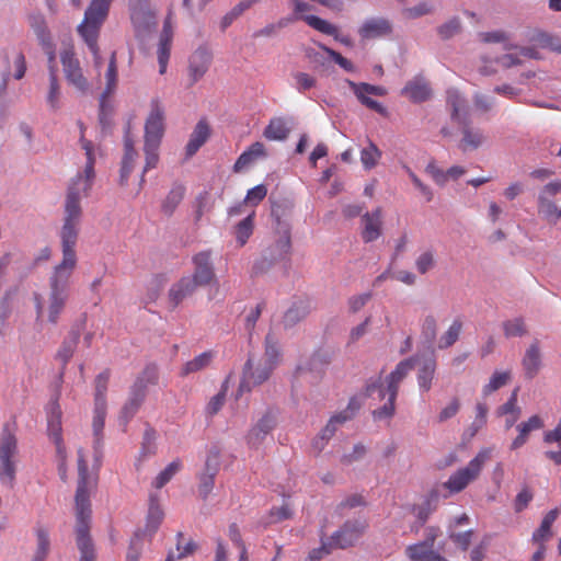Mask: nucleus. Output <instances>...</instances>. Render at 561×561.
Wrapping results in <instances>:
<instances>
[{
    "label": "nucleus",
    "mask_w": 561,
    "mask_h": 561,
    "mask_svg": "<svg viewBox=\"0 0 561 561\" xmlns=\"http://www.w3.org/2000/svg\"><path fill=\"white\" fill-rule=\"evenodd\" d=\"M16 430L15 422H8L0 434V483L8 489H13L16 480Z\"/></svg>",
    "instance_id": "1"
},
{
    "label": "nucleus",
    "mask_w": 561,
    "mask_h": 561,
    "mask_svg": "<svg viewBox=\"0 0 561 561\" xmlns=\"http://www.w3.org/2000/svg\"><path fill=\"white\" fill-rule=\"evenodd\" d=\"M81 216V207L75 206L72 202H70L69 205H65V219L60 231L62 261L57 265L59 267L75 270L77 265L75 247L78 239Z\"/></svg>",
    "instance_id": "2"
},
{
    "label": "nucleus",
    "mask_w": 561,
    "mask_h": 561,
    "mask_svg": "<svg viewBox=\"0 0 561 561\" xmlns=\"http://www.w3.org/2000/svg\"><path fill=\"white\" fill-rule=\"evenodd\" d=\"M73 270L55 266L49 277V291L47 296V316L48 321L57 323L60 313L65 309L69 297V285Z\"/></svg>",
    "instance_id": "3"
},
{
    "label": "nucleus",
    "mask_w": 561,
    "mask_h": 561,
    "mask_svg": "<svg viewBox=\"0 0 561 561\" xmlns=\"http://www.w3.org/2000/svg\"><path fill=\"white\" fill-rule=\"evenodd\" d=\"M80 142L85 152L87 162L83 172L73 178L69 184L65 203V205H69V203L72 202L77 207H81V198L89 195L95 178V154L93 144L90 140L84 139L83 136L81 137Z\"/></svg>",
    "instance_id": "4"
},
{
    "label": "nucleus",
    "mask_w": 561,
    "mask_h": 561,
    "mask_svg": "<svg viewBox=\"0 0 561 561\" xmlns=\"http://www.w3.org/2000/svg\"><path fill=\"white\" fill-rule=\"evenodd\" d=\"M492 449L482 448L479 453L462 467L455 471L443 486L448 490L450 494L462 492L470 483L474 482L481 474L485 463L491 459Z\"/></svg>",
    "instance_id": "5"
},
{
    "label": "nucleus",
    "mask_w": 561,
    "mask_h": 561,
    "mask_svg": "<svg viewBox=\"0 0 561 561\" xmlns=\"http://www.w3.org/2000/svg\"><path fill=\"white\" fill-rule=\"evenodd\" d=\"M414 368V359L407 358L401 360L394 368L393 371L386 378L387 387L386 389L382 386L380 378H377L374 381L367 383L365 388V394L367 397H371L376 391L378 392V398L383 399L386 392L391 393V399L397 398L399 386L402 380L409 375V373Z\"/></svg>",
    "instance_id": "6"
},
{
    "label": "nucleus",
    "mask_w": 561,
    "mask_h": 561,
    "mask_svg": "<svg viewBox=\"0 0 561 561\" xmlns=\"http://www.w3.org/2000/svg\"><path fill=\"white\" fill-rule=\"evenodd\" d=\"M129 11L137 38H145L154 31L157 18L149 0H129Z\"/></svg>",
    "instance_id": "7"
},
{
    "label": "nucleus",
    "mask_w": 561,
    "mask_h": 561,
    "mask_svg": "<svg viewBox=\"0 0 561 561\" xmlns=\"http://www.w3.org/2000/svg\"><path fill=\"white\" fill-rule=\"evenodd\" d=\"M60 62L67 82L81 93L88 92L90 84L72 46L60 51Z\"/></svg>",
    "instance_id": "8"
},
{
    "label": "nucleus",
    "mask_w": 561,
    "mask_h": 561,
    "mask_svg": "<svg viewBox=\"0 0 561 561\" xmlns=\"http://www.w3.org/2000/svg\"><path fill=\"white\" fill-rule=\"evenodd\" d=\"M164 134V107L159 99L150 102V113L145 123V142L160 144Z\"/></svg>",
    "instance_id": "9"
},
{
    "label": "nucleus",
    "mask_w": 561,
    "mask_h": 561,
    "mask_svg": "<svg viewBox=\"0 0 561 561\" xmlns=\"http://www.w3.org/2000/svg\"><path fill=\"white\" fill-rule=\"evenodd\" d=\"M77 517V545L80 550V561H95L92 540L89 535L91 512L76 513Z\"/></svg>",
    "instance_id": "10"
},
{
    "label": "nucleus",
    "mask_w": 561,
    "mask_h": 561,
    "mask_svg": "<svg viewBox=\"0 0 561 561\" xmlns=\"http://www.w3.org/2000/svg\"><path fill=\"white\" fill-rule=\"evenodd\" d=\"M192 261L194 264V273L190 277L194 280L197 287L217 284L215 270L211 263V254L209 251H202L195 254Z\"/></svg>",
    "instance_id": "11"
},
{
    "label": "nucleus",
    "mask_w": 561,
    "mask_h": 561,
    "mask_svg": "<svg viewBox=\"0 0 561 561\" xmlns=\"http://www.w3.org/2000/svg\"><path fill=\"white\" fill-rule=\"evenodd\" d=\"M367 527L364 520H348L331 537V546L335 549H345L353 546Z\"/></svg>",
    "instance_id": "12"
},
{
    "label": "nucleus",
    "mask_w": 561,
    "mask_h": 561,
    "mask_svg": "<svg viewBox=\"0 0 561 561\" xmlns=\"http://www.w3.org/2000/svg\"><path fill=\"white\" fill-rule=\"evenodd\" d=\"M274 368L268 365L259 363L254 366L252 358H249L244 365L243 377L239 386V392L250 391L253 387L266 381Z\"/></svg>",
    "instance_id": "13"
},
{
    "label": "nucleus",
    "mask_w": 561,
    "mask_h": 561,
    "mask_svg": "<svg viewBox=\"0 0 561 561\" xmlns=\"http://www.w3.org/2000/svg\"><path fill=\"white\" fill-rule=\"evenodd\" d=\"M348 83H350V87L352 88L354 94L356 95V98L363 105H365L366 107H368L381 115L387 114V110L385 106H382L379 102H377L368 96L369 94L383 96L387 94L386 88L380 87V85H373V84L364 83V82L355 83V82L348 81Z\"/></svg>",
    "instance_id": "14"
},
{
    "label": "nucleus",
    "mask_w": 561,
    "mask_h": 561,
    "mask_svg": "<svg viewBox=\"0 0 561 561\" xmlns=\"http://www.w3.org/2000/svg\"><path fill=\"white\" fill-rule=\"evenodd\" d=\"M219 466L218 451H210L206 458L204 469L198 476V494L203 500H206L214 489Z\"/></svg>",
    "instance_id": "15"
},
{
    "label": "nucleus",
    "mask_w": 561,
    "mask_h": 561,
    "mask_svg": "<svg viewBox=\"0 0 561 561\" xmlns=\"http://www.w3.org/2000/svg\"><path fill=\"white\" fill-rule=\"evenodd\" d=\"M79 481L76 491V513L91 512L90 494L88 490V465L83 455L78 459Z\"/></svg>",
    "instance_id": "16"
},
{
    "label": "nucleus",
    "mask_w": 561,
    "mask_h": 561,
    "mask_svg": "<svg viewBox=\"0 0 561 561\" xmlns=\"http://www.w3.org/2000/svg\"><path fill=\"white\" fill-rule=\"evenodd\" d=\"M102 25L103 24L81 22L77 27L79 36L87 44L88 48L93 55V62L96 70H99L102 65V57L99 46V36Z\"/></svg>",
    "instance_id": "17"
},
{
    "label": "nucleus",
    "mask_w": 561,
    "mask_h": 561,
    "mask_svg": "<svg viewBox=\"0 0 561 561\" xmlns=\"http://www.w3.org/2000/svg\"><path fill=\"white\" fill-rule=\"evenodd\" d=\"M392 32V24L385 18H371L364 21L358 28V34L362 39H376L389 36Z\"/></svg>",
    "instance_id": "18"
},
{
    "label": "nucleus",
    "mask_w": 561,
    "mask_h": 561,
    "mask_svg": "<svg viewBox=\"0 0 561 561\" xmlns=\"http://www.w3.org/2000/svg\"><path fill=\"white\" fill-rule=\"evenodd\" d=\"M211 61V55L206 48L196 49L188 61V75L191 84L199 81L207 72Z\"/></svg>",
    "instance_id": "19"
},
{
    "label": "nucleus",
    "mask_w": 561,
    "mask_h": 561,
    "mask_svg": "<svg viewBox=\"0 0 561 561\" xmlns=\"http://www.w3.org/2000/svg\"><path fill=\"white\" fill-rule=\"evenodd\" d=\"M359 403L356 399H351L347 408L340 413L333 415L325 427L320 433V439L329 440L336 432L337 426L344 424L346 421L351 420L355 412L359 409Z\"/></svg>",
    "instance_id": "20"
},
{
    "label": "nucleus",
    "mask_w": 561,
    "mask_h": 561,
    "mask_svg": "<svg viewBox=\"0 0 561 561\" xmlns=\"http://www.w3.org/2000/svg\"><path fill=\"white\" fill-rule=\"evenodd\" d=\"M138 158V152L135 149V142L130 135L129 126L127 127L124 135V156L122 159L121 167V184L127 183L128 178L134 169V164Z\"/></svg>",
    "instance_id": "21"
},
{
    "label": "nucleus",
    "mask_w": 561,
    "mask_h": 561,
    "mask_svg": "<svg viewBox=\"0 0 561 561\" xmlns=\"http://www.w3.org/2000/svg\"><path fill=\"white\" fill-rule=\"evenodd\" d=\"M196 288L197 286L190 276H183L174 283L168 293V300L172 309H175L184 299L191 297Z\"/></svg>",
    "instance_id": "22"
},
{
    "label": "nucleus",
    "mask_w": 561,
    "mask_h": 561,
    "mask_svg": "<svg viewBox=\"0 0 561 561\" xmlns=\"http://www.w3.org/2000/svg\"><path fill=\"white\" fill-rule=\"evenodd\" d=\"M363 230L362 239L369 243L377 240L381 236V209L377 208L371 213H366L362 217Z\"/></svg>",
    "instance_id": "23"
},
{
    "label": "nucleus",
    "mask_w": 561,
    "mask_h": 561,
    "mask_svg": "<svg viewBox=\"0 0 561 561\" xmlns=\"http://www.w3.org/2000/svg\"><path fill=\"white\" fill-rule=\"evenodd\" d=\"M401 94L413 103H422L431 98L432 90L424 78L415 77L405 84Z\"/></svg>",
    "instance_id": "24"
},
{
    "label": "nucleus",
    "mask_w": 561,
    "mask_h": 561,
    "mask_svg": "<svg viewBox=\"0 0 561 561\" xmlns=\"http://www.w3.org/2000/svg\"><path fill=\"white\" fill-rule=\"evenodd\" d=\"M447 105L450 107L451 119L465 124L468 118V105L463 96L456 90L449 89L447 91Z\"/></svg>",
    "instance_id": "25"
},
{
    "label": "nucleus",
    "mask_w": 561,
    "mask_h": 561,
    "mask_svg": "<svg viewBox=\"0 0 561 561\" xmlns=\"http://www.w3.org/2000/svg\"><path fill=\"white\" fill-rule=\"evenodd\" d=\"M310 27L316 31L332 36L334 39L341 42L342 44L350 45L351 41L347 37H340L339 28L334 24L323 20L317 15H302L300 16Z\"/></svg>",
    "instance_id": "26"
},
{
    "label": "nucleus",
    "mask_w": 561,
    "mask_h": 561,
    "mask_svg": "<svg viewBox=\"0 0 561 561\" xmlns=\"http://www.w3.org/2000/svg\"><path fill=\"white\" fill-rule=\"evenodd\" d=\"M276 422L272 414L263 415L248 434V442L252 446H257L272 432Z\"/></svg>",
    "instance_id": "27"
},
{
    "label": "nucleus",
    "mask_w": 561,
    "mask_h": 561,
    "mask_svg": "<svg viewBox=\"0 0 561 561\" xmlns=\"http://www.w3.org/2000/svg\"><path fill=\"white\" fill-rule=\"evenodd\" d=\"M112 1L113 0H92L84 12L82 22L103 24L108 15Z\"/></svg>",
    "instance_id": "28"
},
{
    "label": "nucleus",
    "mask_w": 561,
    "mask_h": 561,
    "mask_svg": "<svg viewBox=\"0 0 561 561\" xmlns=\"http://www.w3.org/2000/svg\"><path fill=\"white\" fill-rule=\"evenodd\" d=\"M462 138L459 141V149L462 152L477 150L485 141V136L482 130L470 127L467 122L462 127Z\"/></svg>",
    "instance_id": "29"
},
{
    "label": "nucleus",
    "mask_w": 561,
    "mask_h": 561,
    "mask_svg": "<svg viewBox=\"0 0 561 561\" xmlns=\"http://www.w3.org/2000/svg\"><path fill=\"white\" fill-rule=\"evenodd\" d=\"M47 432L49 438L56 445L57 454L61 458L65 459V446L62 442V428H61V413L57 409L54 411L48 420Z\"/></svg>",
    "instance_id": "30"
},
{
    "label": "nucleus",
    "mask_w": 561,
    "mask_h": 561,
    "mask_svg": "<svg viewBox=\"0 0 561 561\" xmlns=\"http://www.w3.org/2000/svg\"><path fill=\"white\" fill-rule=\"evenodd\" d=\"M407 554L412 561H448L433 550L427 541L415 543L407 548Z\"/></svg>",
    "instance_id": "31"
},
{
    "label": "nucleus",
    "mask_w": 561,
    "mask_h": 561,
    "mask_svg": "<svg viewBox=\"0 0 561 561\" xmlns=\"http://www.w3.org/2000/svg\"><path fill=\"white\" fill-rule=\"evenodd\" d=\"M543 427V421L539 415L530 416L526 422L517 425L518 435L511 444V449L515 450L526 444L528 435L531 431Z\"/></svg>",
    "instance_id": "32"
},
{
    "label": "nucleus",
    "mask_w": 561,
    "mask_h": 561,
    "mask_svg": "<svg viewBox=\"0 0 561 561\" xmlns=\"http://www.w3.org/2000/svg\"><path fill=\"white\" fill-rule=\"evenodd\" d=\"M290 133V122L284 117H273L263 131L268 140H285Z\"/></svg>",
    "instance_id": "33"
},
{
    "label": "nucleus",
    "mask_w": 561,
    "mask_h": 561,
    "mask_svg": "<svg viewBox=\"0 0 561 561\" xmlns=\"http://www.w3.org/2000/svg\"><path fill=\"white\" fill-rule=\"evenodd\" d=\"M265 156L266 150L264 144L261 141H255L239 156L234 162L233 170L234 172H240L256 159L263 158Z\"/></svg>",
    "instance_id": "34"
},
{
    "label": "nucleus",
    "mask_w": 561,
    "mask_h": 561,
    "mask_svg": "<svg viewBox=\"0 0 561 561\" xmlns=\"http://www.w3.org/2000/svg\"><path fill=\"white\" fill-rule=\"evenodd\" d=\"M522 364L525 369L527 378L533 379L538 374L541 364L538 341L531 343L530 346L527 348Z\"/></svg>",
    "instance_id": "35"
},
{
    "label": "nucleus",
    "mask_w": 561,
    "mask_h": 561,
    "mask_svg": "<svg viewBox=\"0 0 561 561\" xmlns=\"http://www.w3.org/2000/svg\"><path fill=\"white\" fill-rule=\"evenodd\" d=\"M49 61V91L47 94V103L54 110L59 107L60 100V85L58 83L57 78V68L55 65V54L54 51L49 53L48 57Z\"/></svg>",
    "instance_id": "36"
},
{
    "label": "nucleus",
    "mask_w": 561,
    "mask_h": 561,
    "mask_svg": "<svg viewBox=\"0 0 561 561\" xmlns=\"http://www.w3.org/2000/svg\"><path fill=\"white\" fill-rule=\"evenodd\" d=\"M210 130L209 126L205 121H199L192 135L191 138L186 145V154L188 157L195 154L197 150L206 142L207 138L209 137Z\"/></svg>",
    "instance_id": "37"
},
{
    "label": "nucleus",
    "mask_w": 561,
    "mask_h": 561,
    "mask_svg": "<svg viewBox=\"0 0 561 561\" xmlns=\"http://www.w3.org/2000/svg\"><path fill=\"white\" fill-rule=\"evenodd\" d=\"M282 357L278 337L272 331L265 336V351L263 363L274 368L277 366Z\"/></svg>",
    "instance_id": "38"
},
{
    "label": "nucleus",
    "mask_w": 561,
    "mask_h": 561,
    "mask_svg": "<svg viewBox=\"0 0 561 561\" xmlns=\"http://www.w3.org/2000/svg\"><path fill=\"white\" fill-rule=\"evenodd\" d=\"M31 28L34 31L42 46H50V33L45 16L42 13H32L27 18Z\"/></svg>",
    "instance_id": "39"
},
{
    "label": "nucleus",
    "mask_w": 561,
    "mask_h": 561,
    "mask_svg": "<svg viewBox=\"0 0 561 561\" xmlns=\"http://www.w3.org/2000/svg\"><path fill=\"white\" fill-rule=\"evenodd\" d=\"M214 357L215 353L213 351L203 352L183 365L181 376H187L205 369L210 365Z\"/></svg>",
    "instance_id": "40"
},
{
    "label": "nucleus",
    "mask_w": 561,
    "mask_h": 561,
    "mask_svg": "<svg viewBox=\"0 0 561 561\" xmlns=\"http://www.w3.org/2000/svg\"><path fill=\"white\" fill-rule=\"evenodd\" d=\"M310 312L309 305L304 300L295 301L284 314L285 327H293L304 320Z\"/></svg>",
    "instance_id": "41"
},
{
    "label": "nucleus",
    "mask_w": 561,
    "mask_h": 561,
    "mask_svg": "<svg viewBox=\"0 0 561 561\" xmlns=\"http://www.w3.org/2000/svg\"><path fill=\"white\" fill-rule=\"evenodd\" d=\"M463 323L459 318H456L449 328L440 335L437 347L446 350L453 346L458 340L462 331Z\"/></svg>",
    "instance_id": "42"
},
{
    "label": "nucleus",
    "mask_w": 561,
    "mask_h": 561,
    "mask_svg": "<svg viewBox=\"0 0 561 561\" xmlns=\"http://www.w3.org/2000/svg\"><path fill=\"white\" fill-rule=\"evenodd\" d=\"M145 398L146 393L142 392V390H137L131 387L130 396L122 409V415L126 421L130 420L137 413Z\"/></svg>",
    "instance_id": "43"
},
{
    "label": "nucleus",
    "mask_w": 561,
    "mask_h": 561,
    "mask_svg": "<svg viewBox=\"0 0 561 561\" xmlns=\"http://www.w3.org/2000/svg\"><path fill=\"white\" fill-rule=\"evenodd\" d=\"M557 510H551L545 515L539 528L533 534V540L535 542L542 543L552 536L551 526L557 519Z\"/></svg>",
    "instance_id": "44"
},
{
    "label": "nucleus",
    "mask_w": 561,
    "mask_h": 561,
    "mask_svg": "<svg viewBox=\"0 0 561 561\" xmlns=\"http://www.w3.org/2000/svg\"><path fill=\"white\" fill-rule=\"evenodd\" d=\"M185 195V187L181 184H175L168 193L162 203V211L171 216Z\"/></svg>",
    "instance_id": "45"
},
{
    "label": "nucleus",
    "mask_w": 561,
    "mask_h": 561,
    "mask_svg": "<svg viewBox=\"0 0 561 561\" xmlns=\"http://www.w3.org/2000/svg\"><path fill=\"white\" fill-rule=\"evenodd\" d=\"M561 209H559L556 203L543 195H538V213L547 221L556 224L560 219Z\"/></svg>",
    "instance_id": "46"
},
{
    "label": "nucleus",
    "mask_w": 561,
    "mask_h": 561,
    "mask_svg": "<svg viewBox=\"0 0 561 561\" xmlns=\"http://www.w3.org/2000/svg\"><path fill=\"white\" fill-rule=\"evenodd\" d=\"M436 371L435 359L426 360L417 373V383L422 391L427 392L432 387V381Z\"/></svg>",
    "instance_id": "47"
},
{
    "label": "nucleus",
    "mask_w": 561,
    "mask_h": 561,
    "mask_svg": "<svg viewBox=\"0 0 561 561\" xmlns=\"http://www.w3.org/2000/svg\"><path fill=\"white\" fill-rule=\"evenodd\" d=\"M35 535L37 548L33 561H45L50 548L49 533L46 528L37 526Z\"/></svg>",
    "instance_id": "48"
},
{
    "label": "nucleus",
    "mask_w": 561,
    "mask_h": 561,
    "mask_svg": "<svg viewBox=\"0 0 561 561\" xmlns=\"http://www.w3.org/2000/svg\"><path fill=\"white\" fill-rule=\"evenodd\" d=\"M158 376L157 366L148 365L144 368L131 387L137 390H142V392L147 393L148 386L156 385L158 381Z\"/></svg>",
    "instance_id": "49"
},
{
    "label": "nucleus",
    "mask_w": 561,
    "mask_h": 561,
    "mask_svg": "<svg viewBox=\"0 0 561 561\" xmlns=\"http://www.w3.org/2000/svg\"><path fill=\"white\" fill-rule=\"evenodd\" d=\"M105 416L106 403H94L92 427L95 437V445H100L101 443Z\"/></svg>",
    "instance_id": "50"
},
{
    "label": "nucleus",
    "mask_w": 561,
    "mask_h": 561,
    "mask_svg": "<svg viewBox=\"0 0 561 561\" xmlns=\"http://www.w3.org/2000/svg\"><path fill=\"white\" fill-rule=\"evenodd\" d=\"M480 41L485 44L502 43L505 50L517 48L510 42V36L505 31L496 30L491 32H482L479 34Z\"/></svg>",
    "instance_id": "51"
},
{
    "label": "nucleus",
    "mask_w": 561,
    "mask_h": 561,
    "mask_svg": "<svg viewBox=\"0 0 561 561\" xmlns=\"http://www.w3.org/2000/svg\"><path fill=\"white\" fill-rule=\"evenodd\" d=\"M163 519V512L156 499H150V505L147 516L146 531L154 534Z\"/></svg>",
    "instance_id": "52"
},
{
    "label": "nucleus",
    "mask_w": 561,
    "mask_h": 561,
    "mask_svg": "<svg viewBox=\"0 0 561 561\" xmlns=\"http://www.w3.org/2000/svg\"><path fill=\"white\" fill-rule=\"evenodd\" d=\"M502 329L505 337L507 339L524 336L527 334V327L524 319L520 317L503 321Z\"/></svg>",
    "instance_id": "53"
},
{
    "label": "nucleus",
    "mask_w": 561,
    "mask_h": 561,
    "mask_svg": "<svg viewBox=\"0 0 561 561\" xmlns=\"http://www.w3.org/2000/svg\"><path fill=\"white\" fill-rule=\"evenodd\" d=\"M330 362L327 354H323L321 352H316L312 354L310 359L306 364H300L297 366L296 373L298 375L305 373V371H313L319 370V373H322V368L328 365Z\"/></svg>",
    "instance_id": "54"
},
{
    "label": "nucleus",
    "mask_w": 561,
    "mask_h": 561,
    "mask_svg": "<svg viewBox=\"0 0 561 561\" xmlns=\"http://www.w3.org/2000/svg\"><path fill=\"white\" fill-rule=\"evenodd\" d=\"M254 228V211L248 215L243 220H241L236 227V238L237 242L240 247H243L251 234L253 233Z\"/></svg>",
    "instance_id": "55"
},
{
    "label": "nucleus",
    "mask_w": 561,
    "mask_h": 561,
    "mask_svg": "<svg viewBox=\"0 0 561 561\" xmlns=\"http://www.w3.org/2000/svg\"><path fill=\"white\" fill-rule=\"evenodd\" d=\"M117 85V59L116 51H112L105 72L104 95H111Z\"/></svg>",
    "instance_id": "56"
},
{
    "label": "nucleus",
    "mask_w": 561,
    "mask_h": 561,
    "mask_svg": "<svg viewBox=\"0 0 561 561\" xmlns=\"http://www.w3.org/2000/svg\"><path fill=\"white\" fill-rule=\"evenodd\" d=\"M182 468V461L175 459L170 462L153 480L152 485L156 489L163 488Z\"/></svg>",
    "instance_id": "57"
},
{
    "label": "nucleus",
    "mask_w": 561,
    "mask_h": 561,
    "mask_svg": "<svg viewBox=\"0 0 561 561\" xmlns=\"http://www.w3.org/2000/svg\"><path fill=\"white\" fill-rule=\"evenodd\" d=\"M511 379L510 371H494L491 376L489 382L483 387L482 394L483 397H488L492 392L499 390L503 386H505Z\"/></svg>",
    "instance_id": "58"
},
{
    "label": "nucleus",
    "mask_w": 561,
    "mask_h": 561,
    "mask_svg": "<svg viewBox=\"0 0 561 561\" xmlns=\"http://www.w3.org/2000/svg\"><path fill=\"white\" fill-rule=\"evenodd\" d=\"M381 158V151L371 141L360 151V161L366 170L375 168Z\"/></svg>",
    "instance_id": "59"
},
{
    "label": "nucleus",
    "mask_w": 561,
    "mask_h": 561,
    "mask_svg": "<svg viewBox=\"0 0 561 561\" xmlns=\"http://www.w3.org/2000/svg\"><path fill=\"white\" fill-rule=\"evenodd\" d=\"M79 340V335L75 333L71 337L65 340L57 352V359H59L62 364V368L68 364V362L73 356L75 350L77 347Z\"/></svg>",
    "instance_id": "60"
},
{
    "label": "nucleus",
    "mask_w": 561,
    "mask_h": 561,
    "mask_svg": "<svg viewBox=\"0 0 561 561\" xmlns=\"http://www.w3.org/2000/svg\"><path fill=\"white\" fill-rule=\"evenodd\" d=\"M110 376V369H105L96 376L94 403H106V391Z\"/></svg>",
    "instance_id": "61"
},
{
    "label": "nucleus",
    "mask_w": 561,
    "mask_h": 561,
    "mask_svg": "<svg viewBox=\"0 0 561 561\" xmlns=\"http://www.w3.org/2000/svg\"><path fill=\"white\" fill-rule=\"evenodd\" d=\"M152 430H147L144 436V442L139 451V456L137 459V466L140 465V462L145 461L149 457L153 456L156 454V444H154V435Z\"/></svg>",
    "instance_id": "62"
},
{
    "label": "nucleus",
    "mask_w": 561,
    "mask_h": 561,
    "mask_svg": "<svg viewBox=\"0 0 561 561\" xmlns=\"http://www.w3.org/2000/svg\"><path fill=\"white\" fill-rule=\"evenodd\" d=\"M159 148H160V144H156V145H153L152 142L144 144L146 163H145L142 173H146L147 171L154 169L158 165Z\"/></svg>",
    "instance_id": "63"
},
{
    "label": "nucleus",
    "mask_w": 561,
    "mask_h": 561,
    "mask_svg": "<svg viewBox=\"0 0 561 561\" xmlns=\"http://www.w3.org/2000/svg\"><path fill=\"white\" fill-rule=\"evenodd\" d=\"M436 260L433 250H426L422 252L415 260V267L422 275L434 268Z\"/></svg>",
    "instance_id": "64"
}]
</instances>
